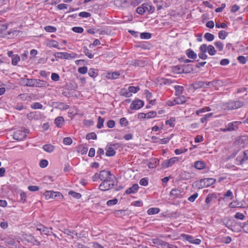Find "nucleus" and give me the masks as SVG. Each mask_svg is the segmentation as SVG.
Here are the masks:
<instances>
[{
	"mask_svg": "<svg viewBox=\"0 0 248 248\" xmlns=\"http://www.w3.org/2000/svg\"><path fill=\"white\" fill-rule=\"evenodd\" d=\"M228 35V33L225 31H220L218 32V37L221 39H225Z\"/></svg>",
	"mask_w": 248,
	"mask_h": 248,
	"instance_id": "40",
	"label": "nucleus"
},
{
	"mask_svg": "<svg viewBox=\"0 0 248 248\" xmlns=\"http://www.w3.org/2000/svg\"><path fill=\"white\" fill-rule=\"evenodd\" d=\"M130 93L132 94V93H136L140 90L138 87L129 86L128 87Z\"/></svg>",
	"mask_w": 248,
	"mask_h": 248,
	"instance_id": "41",
	"label": "nucleus"
},
{
	"mask_svg": "<svg viewBox=\"0 0 248 248\" xmlns=\"http://www.w3.org/2000/svg\"><path fill=\"white\" fill-rule=\"evenodd\" d=\"M207 50V46L205 45H202L200 47V53L199 54V57L202 59H206L207 56L205 54Z\"/></svg>",
	"mask_w": 248,
	"mask_h": 248,
	"instance_id": "15",
	"label": "nucleus"
},
{
	"mask_svg": "<svg viewBox=\"0 0 248 248\" xmlns=\"http://www.w3.org/2000/svg\"><path fill=\"white\" fill-rule=\"evenodd\" d=\"M217 81H213L212 82H203L202 81H198L192 84L193 88L197 89L200 88H207V86L213 87L215 86L217 83Z\"/></svg>",
	"mask_w": 248,
	"mask_h": 248,
	"instance_id": "3",
	"label": "nucleus"
},
{
	"mask_svg": "<svg viewBox=\"0 0 248 248\" xmlns=\"http://www.w3.org/2000/svg\"><path fill=\"white\" fill-rule=\"evenodd\" d=\"M234 217L237 219H239L241 220H244L245 218V215L239 212L236 213L234 216Z\"/></svg>",
	"mask_w": 248,
	"mask_h": 248,
	"instance_id": "53",
	"label": "nucleus"
},
{
	"mask_svg": "<svg viewBox=\"0 0 248 248\" xmlns=\"http://www.w3.org/2000/svg\"><path fill=\"white\" fill-rule=\"evenodd\" d=\"M63 142L64 144L69 145L72 144V140L70 137H66L64 138Z\"/></svg>",
	"mask_w": 248,
	"mask_h": 248,
	"instance_id": "50",
	"label": "nucleus"
},
{
	"mask_svg": "<svg viewBox=\"0 0 248 248\" xmlns=\"http://www.w3.org/2000/svg\"><path fill=\"white\" fill-rule=\"evenodd\" d=\"M158 160L157 158H151L148 163V167L150 168H155L157 166Z\"/></svg>",
	"mask_w": 248,
	"mask_h": 248,
	"instance_id": "26",
	"label": "nucleus"
},
{
	"mask_svg": "<svg viewBox=\"0 0 248 248\" xmlns=\"http://www.w3.org/2000/svg\"><path fill=\"white\" fill-rule=\"evenodd\" d=\"M128 2L133 6H136L140 4L142 0H128Z\"/></svg>",
	"mask_w": 248,
	"mask_h": 248,
	"instance_id": "39",
	"label": "nucleus"
},
{
	"mask_svg": "<svg viewBox=\"0 0 248 248\" xmlns=\"http://www.w3.org/2000/svg\"><path fill=\"white\" fill-rule=\"evenodd\" d=\"M242 228L245 232L248 233V221L244 223Z\"/></svg>",
	"mask_w": 248,
	"mask_h": 248,
	"instance_id": "64",
	"label": "nucleus"
},
{
	"mask_svg": "<svg viewBox=\"0 0 248 248\" xmlns=\"http://www.w3.org/2000/svg\"><path fill=\"white\" fill-rule=\"evenodd\" d=\"M117 202H118V200L117 199H112V200H108L107 202V204L108 206H111V205H113L116 204L117 203Z\"/></svg>",
	"mask_w": 248,
	"mask_h": 248,
	"instance_id": "49",
	"label": "nucleus"
},
{
	"mask_svg": "<svg viewBox=\"0 0 248 248\" xmlns=\"http://www.w3.org/2000/svg\"><path fill=\"white\" fill-rule=\"evenodd\" d=\"M156 113L155 111H150L146 113L147 118H152L155 117Z\"/></svg>",
	"mask_w": 248,
	"mask_h": 248,
	"instance_id": "58",
	"label": "nucleus"
},
{
	"mask_svg": "<svg viewBox=\"0 0 248 248\" xmlns=\"http://www.w3.org/2000/svg\"><path fill=\"white\" fill-rule=\"evenodd\" d=\"M24 84L25 86L34 87H46L48 86L46 81L34 78H27L24 80Z\"/></svg>",
	"mask_w": 248,
	"mask_h": 248,
	"instance_id": "1",
	"label": "nucleus"
},
{
	"mask_svg": "<svg viewBox=\"0 0 248 248\" xmlns=\"http://www.w3.org/2000/svg\"><path fill=\"white\" fill-rule=\"evenodd\" d=\"M88 74L91 77H95L97 75L96 71L93 69H90L89 71Z\"/></svg>",
	"mask_w": 248,
	"mask_h": 248,
	"instance_id": "51",
	"label": "nucleus"
},
{
	"mask_svg": "<svg viewBox=\"0 0 248 248\" xmlns=\"http://www.w3.org/2000/svg\"><path fill=\"white\" fill-rule=\"evenodd\" d=\"M243 105V103L239 101L230 100L222 104V107L225 110L237 109Z\"/></svg>",
	"mask_w": 248,
	"mask_h": 248,
	"instance_id": "2",
	"label": "nucleus"
},
{
	"mask_svg": "<svg viewBox=\"0 0 248 248\" xmlns=\"http://www.w3.org/2000/svg\"><path fill=\"white\" fill-rule=\"evenodd\" d=\"M206 167L205 162L203 161H197L195 162V167L198 170H202Z\"/></svg>",
	"mask_w": 248,
	"mask_h": 248,
	"instance_id": "21",
	"label": "nucleus"
},
{
	"mask_svg": "<svg viewBox=\"0 0 248 248\" xmlns=\"http://www.w3.org/2000/svg\"><path fill=\"white\" fill-rule=\"evenodd\" d=\"M139 183L141 186H147L148 184V179L146 178H143L140 179Z\"/></svg>",
	"mask_w": 248,
	"mask_h": 248,
	"instance_id": "52",
	"label": "nucleus"
},
{
	"mask_svg": "<svg viewBox=\"0 0 248 248\" xmlns=\"http://www.w3.org/2000/svg\"><path fill=\"white\" fill-rule=\"evenodd\" d=\"M204 38L208 41H212L214 39V35L210 33H206L204 34Z\"/></svg>",
	"mask_w": 248,
	"mask_h": 248,
	"instance_id": "35",
	"label": "nucleus"
},
{
	"mask_svg": "<svg viewBox=\"0 0 248 248\" xmlns=\"http://www.w3.org/2000/svg\"><path fill=\"white\" fill-rule=\"evenodd\" d=\"M120 75L119 72H108L106 74L105 77L108 79H114L117 78Z\"/></svg>",
	"mask_w": 248,
	"mask_h": 248,
	"instance_id": "17",
	"label": "nucleus"
},
{
	"mask_svg": "<svg viewBox=\"0 0 248 248\" xmlns=\"http://www.w3.org/2000/svg\"><path fill=\"white\" fill-rule=\"evenodd\" d=\"M202 181L204 183L205 186L207 187L215 184L216 182V180L214 178H205Z\"/></svg>",
	"mask_w": 248,
	"mask_h": 248,
	"instance_id": "24",
	"label": "nucleus"
},
{
	"mask_svg": "<svg viewBox=\"0 0 248 248\" xmlns=\"http://www.w3.org/2000/svg\"><path fill=\"white\" fill-rule=\"evenodd\" d=\"M119 147L118 143L110 144L107 145L105 150L106 151V155L108 156H114L115 155V149Z\"/></svg>",
	"mask_w": 248,
	"mask_h": 248,
	"instance_id": "6",
	"label": "nucleus"
},
{
	"mask_svg": "<svg viewBox=\"0 0 248 248\" xmlns=\"http://www.w3.org/2000/svg\"><path fill=\"white\" fill-rule=\"evenodd\" d=\"M72 31L77 33H82L83 31V29L80 27H75L72 28Z\"/></svg>",
	"mask_w": 248,
	"mask_h": 248,
	"instance_id": "57",
	"label": "nucleus"
},
{
	"mask_svg": "<svg viewBox=\"0 0 248 248\" xmlns=\"http://www.w3.org/2000/svg\"><path fill=\"white\" fill-rule=\"evenodd\" d=\"M136 12L140 15H143L145 12L143 6L138 7L137 8Z\"/></svg>",
	"mask_w": 248,
	"mask_h": 248,
	"instance_id": "60",
	"label": "nucleus"
},
{
	"mask_svg": "<svg viewBox=\"0 0 248 248\" xmlns=\"http://www.w3.org/2000/svg\"><path fill=\"white\" fill-rule=\"evenodd\" d=\"M112 177L114 176L109 171L102 170L99 172V179L101 181L111 180L112 179Z\"/></svg>",
	"mask_w": 248,
	"mask_h": 248,
	"instance_id": "8",
	"label": "nucleus"
},
{
	"mask_svg": "<svg viewBox=\"0 0 248 248\" xmlns=\"http://www.w3.org/2000/svg\"><path fill=\"white\" fill-rule=\"evenodd\" d=\"M241 122L235 121L228 124L227 125L228 131H234L238 128L237 124H241Z\"/></svg>",
	"mask_w": 248,
	"mask_h": 248,
	"instance_id": "16",
	"label": "nucleus"
},
{
	"mask_svg": "<svg viewBox=\"0 0 248 248\" xmlns=\"http://www.w3.org/2000/svg\"><path fill=\"white\" fill-rule=\"evenodd\" d=\"M48 165V161L46 159H42L39 163V166L42 168L46 167Z\"/></svg>",
	"mask_w": 248,
	"mask_h": 248,
	"instance_id": "46",
	"label": "nucleus"
},
{
	"mask_svg": "<svg viewBox=\"0 0 248 248\" xmlns=\"http://www.w3.org/2000/svg\"><path fill=\"white\" fill-rule=\"evenodd\" d=\"M181 236L184 239L192 244L199 245L201 242V240L200 239H194L192 236L190 235L183 233L181 235Z\"/></svg>",
	"mask_w": 248,
	"mask_h": 248,
	"instance_id": "9",
	"label": "nucleus"
},
{
	"mask_svg": "<svg viewBox=\"0 0 248 248\" xmlns=\"http://www.w3.org/2000/svg\"><path fill=\"white\" fill-rule=\"evenodd\" d=\"M186 98L184 95H179V96L174 99V102H176L178 104H182L186 102Z\"/></svg>",
	"mask_w": 248,
	"mask_h": 248,
	"instance_id": "27",
	"label": "nucleus"
},
{
	"mask_svg": "<svg viewBox=\"0 0 248 248\" xmlns=\"http://www.w3.org/2000/svg\"><path fill=\"white\" fill-rule=\"evenodd\" d=\"M211 110V108L209 107H206L205 108H202L196 111V114L199 115L201 113L205 112V111H209Z\"/></svg>",
	"mask_w": 248,
	"mask_h": 248,
	"instance_id": "42",
	"label": "nucleus"
},
{
	"mask_svg": "<svg viewBox=\"0 0 248 248\" xmlns=\"http://www.w3.org/2000/svg\"><path fill=\"white\" fill-rule=\"evenodd\" d=\"M56 58H64L68 59L69 58H71V54L66 53V52H57L55 54Z\"/></svg>",
	"mask_w": 248,
	"mask_h": 248,
	"instance_id": "18",
	"label": "nucleus"
},
{
	"mask_svg": "<svg viewBox=\"0 0 248 248\" xmlns=\"http://www.w3.org/2000/svg\"><path fill=\"white\" fill-rule=\"evenodd\" d=\"M205 63H198L196 65L194 68H193V66L191 64H184V73L198 72V70H197V68L203 67Z\"/></svg>",
	"mask_w": 248,
	"mask_h": 248,
	"instance_id": "4",
	"label": "nucleus"
},
{
	"mask_svg": "<svg viewBox=\"0 0 248 248\" xmlns=\"http://www.w3.org/2000/svg\"><path fill=\"white\" fill-rule=\"evenodd\" d=\"M2 240H5V242L7 245L10 246H14L15 245V242L13 239L12 238H6L5 239H2Z\"/></svg>",
	"mask_w": 248,
	"mask_h": 248,
	"instance_id": "47",
	"label": "nucleus"
},
{
	"mask_svg": "<svg viewBox=\"0 0 248 248\" xmlns=\"http://www.w3.org/2000/svg\"><path fill=\"white\" fill-rule=\"evenodd\" d=\"M216 198V197L214 194H209L206 198L205 202L207 204H209L214 199H215Z\"/></svg>",
	"mask_w": 248,
	"mask_h": 248,
	"instance_id": "32",
	"label": "nucleus"
},
{
	"mask_svg": "<svg viewBox=\"0 0 248 248\" xmlns=\"http://www.w3.org/2000/svg\"><path fill=\"white\" fill-rule=\"evenodd\" d=\"M192 174L194 175L193 173L184 171L181 173L180 176L181 179L187 180L192 178Z\"/></svg>",
	"mask_w": 248,
	"mask_h": 248,
	"instance_id": "19",
	"label": "nucleus"
},
{
	"mask_svg": "<svg viewBox=\"0 0 248 248\" xmlns=\"http://www.w3.org/2000/svg\"><path fill=\"white\" fill-rule=\"evenodd\" d=\"M144 105V102L140 99H137L133 101L130 105V108L132 110L139 109Z\"/></svg>",
	"mask_w": 248,
	"mask_h": 248,
	"instance_id": "11",
	"label": "nucleus"
},
{
	"mask_svg": "<svg viewBox=\"0 0 248 248\" xmlns=\"http://www.w3.org/2000/svg\"><path fill=\"white\" fill-rule=\"evenodd\" d=\"M44 195L46 199L48 200L50 199H57L59 198L61 199L62 198V195L59 192H55L53 191H46Z\"/></svg>",
	"mask_w": 248,
	"mask_h": 248,
	"instance_id": "7",
	"label": "nucleus"
},
{
	"mask_svg": "<svg viewBox=\"0 0 248 248\" xmlns=\"http://www.w3.org/2000/svg\"><path fill=\"white\" fill-rule=\"evenodd\" d=\"M27 135L24 134L22 131L17 130L13 134V138L17 140H21L26 138Z\"/></svg>",
	"mask_w": 248,
	"mask_h": 248,
	"instance_id": "13",
	"label": "nucleus"
},
{
	"mask_svg": "<svg viewBox=\"0 0 248 248\" xmlns=\"http://www.w3.org/2000/svg\"><path fill=\"white\" fill-rule=\"evenodd\" d=\"M52 228H46L42 224H39L37 226V230L39 231L41 233H43L46 235H50L52 233L51 230Z\"/></svg>",
	"mask_w": 248,
	"mask_h": 248,
	"instance_id": "12",
	"label": "nucleus"
},
{
	"mask_svg": "<svg viewBox=\"0 0 248 248\" xmlns=\"http://www.w3.org/2000/svg\"><path fill=\"white\" fill-rule=\"evenodd\" d=\"M78 15L80 17L87 18L91 16V14L87 12H82L79 13Z\"/></svg>",
	"mask_w": 248,
	"mask_h": 248,
	"instance_id": "55",
	"label": "nucleus"
},
{
	"mask_svg": "<svg viewBox=\"0 0 248 248\" xmlns=\"http://www.w3.org/2000/svg\"><path fill=\"white\" fill-rule=\"evenodd\" d=\"M198 194L197 193H194L188 198V200L190 202H193L195 200V199L198 197Z\"/></svg>",
	"mask_w": 248,
	"mask_h": 248,
	"instance_id": "62",
	"label": "nucleus"
},
{
	"mask_svg": "<svg viewBox=\"0 0 248 248\" xmlns=\"http://www.w3.org/2000/svg\"><path fill=\"white\" fill-rule=\"evenodd\" d=\"M207 49L209 54L211 55H213L216 53V50L214 47L211 45H210L208 46Z\"/></svg>",
	"mask_w": 248,
	"mask_h": 248,
	"instance_id": "44",
	"label": "nucleus"
},
{
	"mask_svg": "<svg viewBox=\"0 0 248 248\" xmlns=\"http://www.w3.org/2000/svg\"><path fill=\"white\" fill-rule=\"evenodd\" d=\"M174 88L175 89V94L176 95H180L183 93L184 88L182 86H175Z\"/></svg>",
	"mask_w": 248,
	"mask_h": 248,
	"instance_id": "33",
	"label": "nucleus"
},
{
	"mask_svg": "<svg viewBox=\"0 0 248 248\" xmlns=\"http://www.w3.org/2000/svg\"><path fill=\"white\" fill-rule=\"evenodd\" d=\"M43 149L48 153H51L54 151V147L51 144H46L43 147Z\"/></svg>",
	"mask_w": 248,
	"mask_h": 248,
	"instance_id": "29",
	"label": "nucleus"
},
{
	"mask_svg": "<svg viewBox=\"0 0 248 248\" xmlns=\"http://www.w3.org/2000/svg\"><path fill=\"white\" fill-rule=\"evenodd\" d=\"M50 45L51 46L60 49L59 47V43L55 40H51L50 42Z\"/></svg>",
	"mask_w": 248,
	"mask_h": 248,
	"instance_id": "59",
	"label": "nucleus"
},
{
	"mask_svg": "<svg viewBox=\"0 0 248 248\" xmlns=\"http://www.w3.org/2000/svg\"><path fill=\"white\" fill-rule=\"evenodd\" d=\"M142 6H143L145 11H147L151 13H153L155 11V7L148 3H143Z\"/></svg>",
	"mask_w": 248,
	"mask_h": 248,
	"instance_id": "22",
	"label": "nucleus"
},
{
	"mask_svg": "<svg viewBox=\"0 0 248 248\" xmlns=\"http://www.w3.org/2000/svg\"><path fill=\"white\" fill-rule=\"evenodd\" d=\"M181 193V190L178 188H174L171 190L170 194L172 196H174L173 198H176Z\"/></svg>",
	"mask_w": 248,
	"mask_h": 248,
	"instance_id": "30",
	"label": "nucleus"
},
{
	"mask_svg": "<svg viewBox=\"0 0 248 248\" xmlns=\"http://www.w3.org/2000/svg\"><path fill=\"white\" fill-rule=\"evenodd\" d=\"M160 210L157 208H151L147 211V213L149 215H154L157 214L159 212Z\"/></svg>",
	"mask_w": 248,
	"mask_h": 248,
	"instance_id": "34",
	"label": "nucleus"
},
{
	"mask_svg": "<svg viewBox=\"0 0 248 248\" xmlns=\"http://www.w3.org/2000/svg\"><path fill=\"white\" fill-rule=\"evenodd\" d=\"M121 95L124 96L126 97H129L132 96V94L130 93L129 90L127 89L124 88L121 90Z\"/></svg>",
	"mask_w": 248,
	"mask_h": 248,
	"instance_id": "31",
	"label": "nucleus"
},
{
	"mask_svg": "<svg viewBox=\"0 0 248 248\" xmlns=\"http://www.w3.org/2000/svg\"><path fill=\"white\" fill-rule=\"evenodd\" d=\"M78 71L80 74H84L87 72V68L85 66L79 67L78 69Z\"/></svg>",
	"mask_w": 248,
	"mask_h": 248,
	"instance_id": "63",
	"label": "nucleus"
},
{
	"mask_svg": "<svg viewBox=\"0 0 248 248\" xmlns=\"http://www.w3.org/2000/svg\"><path fill=\"white\" fill-rule=\"evenodd\" d=\"M179 161V158L177 157H173L170 158V159L164 161L162 163V166L163 168H167L171 166H172L174 163L178 162Z\"/></svg>",
	"mask_w": 248,
	"mask_h": 248,
	"instance_id": "10",
	"label": "nucleus"
},
{
	"mask_svg": "<svg viewBox=\"0 0 248 248\" xmlns=\"http://www.w3.org/2000/svg\"><path fill=\"white\" fill-rule=\"evenodd\" d=\"M64 123V119L62 117H58L55 120V124L56 125L59 127L62 126Z\"/></svg>",
	"mask_w": 248,
	"mask_h": 248,
	"instance_id": "28",
	"label": "nucleus"
},
{
	"mask_svg": "<svg viewBox=\"0 0 248 248\" xmlns=\"http://www.w3.org/2000/svg\"><path fill=\"white\" fill-rule=\"evenodd\" d=\"M45 29L47 32H54L56 31V28L51 26L45 27Z\"/></svg>",
	"mask_w": 248,
	"mask_h": 248,
	"instance_id": "45",
	"label": "nucleus"
},
{
	"mask_svg": "<svg viewBox=\"0 0 248 248\" xmlns=\"http://www.w3.org/2000/svg\"><path fill=\"white\" fill-rule=\"evenodd\" d=\"M172 71L176 74L184 73V68L183 65H176L172 67Z\"/></svg>",
	"mask_w": 248,
	"mask_h": 248,
	"instance_id": "23",
	"label": "nucleus"
},
{
	"mask_svg": "<svg viewBox=\"0 0 248 248\" xmlns=\"http://www.w3.org/2000/svg\"><path fill=\"white\" fill-rule=\"evenodd\" d=\"M175 119L174 117L170 118L169 120L166 121L165 123L166 124L169 125L170 127H173L175 126L174 122Z\"/></svg>",
	"mask_w": 248,
	"mask_h": 248,
	"instance_id": "36",
	"label": "nucleus"
},
{
	"mask_svg": "<svg viewBox=\"0 0 248 248\" xmlns=\"http://www.w3.org/2000/svg\"><path fill=\"white\" fill-rule=\"evenodd\" d=\"M69 194L70 195H71L73 197H74L76 199H79L81 197V195L80 193H77L75 192H74L73 191H70L69 192Z\"/></svg>",
	"mask_w": 248,
	"mask_h": 248,
	"instance_id": "43",
	"label": "nucleus"
},
{
	"mask_svg": "<svg viewBox=\"0 0 248 248\" xmlns=\"http://www.w3.org/2000/svg\"><path fill=\"white\" fill-rule=\"evenodd\" d=\"M248 159V150L245 151L243 152V156H238L236 158V160L239 162L240 164L242 165Z\"/></svg>",
	"mask_w": 248,
	"mask_h": 248,
	"instance_id": "14",
	"label": "nucleus"
},
{
	"mask_svg": "<svg viewBox=\"0 0 248 248\" xmlns=\"http://www.w3.org/2000/svg\"><path fill=\"white\" fill-rule=\"evenodd\" d=\"M186 54L189 58L192 59H195L197 57V54L191 49L186 50Z\"/></svg>",
	"mask_w": 248,
	"mask_h": 248,
	"instance_id": "25",
	"label": "nucleus"
},
{
	"mask_svg": "<svg viewBox=\"0 0 248 248\" xmlns=\"http://www.w3.org/2000/svg\"><path fill=\"white\" fill-rule=\"evenodd\" d=\"M215 45L217 47V48L219 49V51H221L223 50L224 45L223 43L220 42H217L215 43Z\"/></svg>",
	"mask_w": 248,
	"mask_h": 248,
	"instance_id": "56",
	"label": "nucleus"
},
{
	"mask_svg": "<svg viewBox=\"0 0 248 248\" xmlns=\"http://www.w3.org/2000/svg\"><path fill=\"white\" fill-rule=\"evenodd\" d=\"M139 187L138 184H134L132 187H129L125 191V193L127 194L135 193L138 191Z\"/></svg>",
	"mask_w": 248,
	"mask_h": 248,
	"instance_id": "20",
	"label": "nucleus"
},
{
	"mask_svg": "<svg viewBox=\"0 0 248 248\" xmlns=\"http://www.w3.org/2000/svg\"><path fill=\"white\" fill-rule=\"evenodd\" d=\"M140 37L142 39H149L151 37V34L148 32L140 33Z\"/></svg>",
	"mask_w": 248,
	"mask_h": 248,
	"instance_id": "38",
	"label": "nucleus"
},
{
	"mask_svg": "<svg viewBox=\"0 0 248 248\" xmlns=\"http://www.w3.org/2000/svg\"><path fill=\"white\" fill-rule=\"evenodd\" d=\"M104 122V119L99 116L98 118V123L97 124V127L98 129L101 128L103 126V124Z\"/></svg>",
	"mask_w": 248,
	"mask_h": 248,
	"instance_id": "37",
	"label": "nucleus"
},
{
	"mask_svg": "<svg viewBox=\"0 0 248 248\" xmlns=\"http://www.w3.org/2000/svg\"><path fill=\"white\" fill-rule=\"evenodd\" d=\"M31 107L33 109H41L43 106L40 103H34L31 105Z\"/></svg>",
	"mask_w": 248,
	"mask_h": 248,
	"instance_id": "54",
	"label": "nucleus"
},
{
	"mask_svg": "<svg viewBox=\"0 0 248 248\" xmlns=\"http://www.w3.org/2000/svg\"><path fill=\"white\" fill-rule=\"evenodd\" d=\"M8 25L0 21V31H5L7 29Z\"/></svg>",
	"mask_w": 248,
	"mask_h": 248,
	"instance_id": "61",
	"label": "nucleus"
},
{
	"mask_svg": "<svg viewBox=\"0 0 248 248\" xmlns=\"http://www.w3.org/2000/svg\"><path fill=\"white\" fill-rule=\"evenodd\" d=\"M96 137H97L96 135L94 132H92L90 134H88L86 136V139L87 140H91V139L95 140L96 139Z\"/></svg>",
	"mask_w": 248,
	"mask_h": 248,
	"instance_id": "48",
	"label": "nucleus"
},
{
	"mask_svg": "<svg viewBox=\"0 0 248 248\" xmlns=\"http://www.w3.org/2000/svg\"><path fill=\"white\" fill-rule=\"evenodd\" d=\"M114 186L112 179L111 180L103 181L99 185V188L102 191L108 190L112 188Z\"/></svg>",
	"mask_w": 248,
	"mask_h": 248,
	"instance_id": "5",
	"label": "nucleus"
}]
</instances>
